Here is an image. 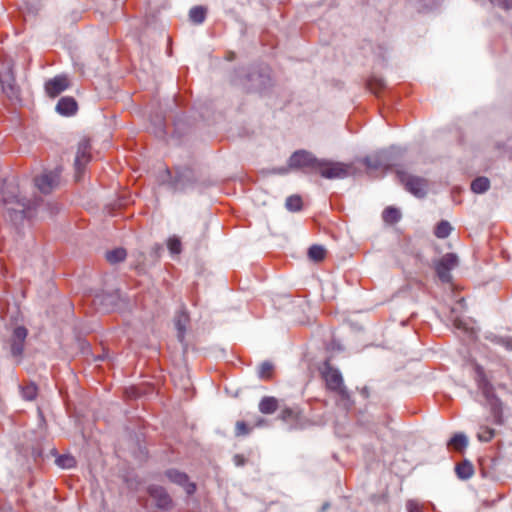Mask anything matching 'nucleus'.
<instances>
[{
  "label": "nucleus",
  "mask_w": 512,
  "mask_h": 512,
  "mask_svg": "<svg viewBox=\"0 0 512 512\" xmlns=\"http://www.w3.org/2000/svg\"><path fill=\"white\" fill-rule=\"evenodd\" d=\"M4 215L14 225L23 223L31 216V210L36 207V201L27 200L19 194L18 186L5 182L2 189Z\"/></svg>",
  "instance_id": "nucleus-1"
},
{
  "label": "nucleus",
  "mask_w": 512,
  "mask_h": 512,
  "mask_svg": "<svg viewBox=\"0 0 512 512\" xmlns=\"http://www.w3.org/2000/svg\"><path fill=\"white\" fill-rule=\"evenodd\" d=\"M321 374L323 379L325 380L327 389L338 395L340 404L345 409H350L353 405V401L347 388L343 383V378L339 370L332 367L328 362H326Z\"/></svg>",
  "instance_id": "nucleus-2"
},
{
  "label": "nucleus",
  "mask_w": 512,
  "mask_h": 512,
  "mask_svg": "<svg viewBox=\"0 0 512 512\" xmlns=\"http://www.w3.org/2000/svg\"><path fill=\"white\" fill-rule=\"evenodd\" d=\"M477 387L485 397L487 403L490 406V411L493 417V423L496 425H503V407L501 400L495 395L494 387L491 382L485 376L481 368L477 369Z\"/></svg>",
  "instance_id": "nucleus-3"
},
{
  "label": "nucleus",
  "mask_w": 512,
  "mask_h": 512,
  "mask_svg": "<svg viewBox=\"0 0 512 512\" xmlns=\"http://www.w3.org/2000/svg\"><path fill=\"white\" fill-rule=\"evenodd\" d=\"M352 165L321 159L317 173L326 179H344L351 173Z\"/></svg>",
  "instance_id": "nucleus-4"
},
{
  "label": "nucleus",
  "mask_w": 512,
  "mask_h": 512,
  "mask_svg": "<svg viewBox=\"0 0 512 512\" xmlns=\"http://www.w3.org/2000/svg\"><path fill=\"white\" fill-rule=\"evenodd\" d=\"M399 181L405 189L418 198H423L428 191V181L422 177L409 174L404 171H397Z\"/></svg>",
  "instance_id": "nucleus-5"
},
{
  "label": "nucleus",
  "mask_w": 512,
  "mask_h": 512,
  "mask_svg": "<svg viewBox=\"0 0 512 512\" xmlns=\"http://www.w3.org/2000/svg\"><path fill=\"white\" fill-rule=\"evenodd\" d=\"M321 159L316 158L311 152L305 150L295 151L288 160L289 168L308 170L317 173Z\"/></svg>",
  "instance_id": "nucleus-6"
},
{
  "label": "nucleus",
  "mask_w": 512,
  "mask_h": 512,
  "mask_svg": "<svg viewBox=\"0 0 512 512\" xmlns=\"http://www.w3.org/2000/svg\"><path fill=\"white\" fill-rule=\"evenodd\" d=\"M458 265V257L454 253L445 254L436 264L435 270L442 282H450V271Z\"/></svg>",
  "instance_id": "nucleus-7"
},
{
  "label": "nucleus",
  "mask_w": 512,
  "mask_h": 512,
  "mask_svg": "<svg viewBox=\"0 0 512 512\" xmlns=\"http://www.w3.org/2000/svg\"><path fill=\"white\" fill-rule=\"evenodd\" d=\"M191 174L192 173L189 169H185L184 171L177 173V175L174 178H172L170 171L166 170L165 176L166 178L169 179V181L163 179L162 182H167V184L173 191H184L188 187V185L192 183Z\"/></svg>",
  "instance_id": "nucleus-8"
},
{
  "label": "nucleus",
  "mask_w": 512,
  "mask_h": 512,
  "mask_svg": "<svg viewBox=\"0 0 512 512\" xmlns=\"http://www.w3.org/2000/svg\"><path fill=\"white\" fill-rule=\"evenodd\" d=\"M59 176L58 171L45 172L35 178V186L40 192L48 194L58 186Z\"/></svg>",
  "instance_id": "nucleus-9"
},
{
  "label": "nucleus",
  "mask_w": 512,
  "mask_h": 512,
  "mask_svg": "<svg viewBox=\"0 0 512 512\" xmlns=\"http://www.w3.org/2000/svg\"><path fill=\"white\" fill-rule=\"evenodd\" d=\"M368 169H388L392 164L390 162V153L388 151H380L373 155L367 156L363 160Z\"/></svg>",
  "instance_id": "nucleus-10"
},
{
  "label": "nucleus",
  "mask_w": 512,
  "mask_h": 512,
  "mask_svg": "<svg viewBox=\"0 0 512 512\" xmlns=\"http://www.w3.org/2000/svg\"><path fill=\"white\" fill-rule=\"evenodd\" d=\"M148 493L158 508L169 509L172 506V499L163 487L151 485Z\"/></svg>",
  "instance_id": "nucleus-11"
},
{
  "label": "nucleus",
  "mask_w": 512,
  "mask_h": 512,
  "mask_svg": "<svg viewBox=\"0 0 512 512\" xmlns=\"http://www.w3.org/2000/svg\"><path fill=\"white\" fill-rule=\"evenodd\" d=\"M90 151H91L90 141L88 139H82L79 142L77 154H76V158H75V168H76V171L78 174L84 169L86 164L90 161V159H91Z\"/></svg>",
  "instance_id": "nucleus-12"
},
{
  "label": "nucleus",
  "mask_w": 512,
  "mask_h": 512,
  "mask_svg": "<svg viewBox=\"0 0 512 512\" xmlns=\"http://www.w3.org/2000/svg\"><path fill=\"white\" fill-rule=\"evenodd\" d=\"M0 83L3 92L9 99H18L19 89L15 84V79L10 69L0 73Z\"/></svg>",
  "instance_id": "nucleus-13"
},
{
  "label": "nucleus",
  "mask_w": 512,
  "mask_h": 512,
  "mask_svg": "<svg viewBox=\"0 0 512 512\" xmlns=\"http://www.w3.org/2000/svg\"><path fill=\"white\" fill-rule=\"evenodd\" d=\"M167 478L180 486H183L186 493L191 495L196 491V485L189 482L188 476L176 469H170L166 471Z\"/></svg>",
  "instance_id": "nucleus-14"
},
{
  "label": "nucleus",
  "mask_w": 512,
  "mask_h": 512,
  "mask_svg": "<svg viewBox=\"0 0 512 512\" xmlns=\"http://www.w3.org/2000/svg\"><path fill=\"white\" fill-rule=\"evenodd\" d=\"M69 87V79L66 76H56L45 84L48 96L55 98Z\"/></svg>",
  "instance_id": "nucleus-15"
},
{
  "label": "nucleus",
  "mask_w": 512,
  "mask_h": 512,
  "mask_svg": "<svg viewBox=\"0 0 512 512\" xmlns=\"http://www.w3.org/2000/svg\"><path fill=\"white\" fill-rule=\"evenodd\" d=\"M76 110L77 103L72 97H63L56 105V111L61 115L69 116L74 114Z\"/></svg>",
  "instance_id": "nucleus-16"
},
{
  "label": "nucleus",
  "mask_w": 512,
  "mask_h": 512,
  "mask_svg": "<svg viewBox=\"0 0 512 512\" xmlns=\"http://www.w3.org/2000/svg\"><path fill=\"white\" fill-rule=\"evenodd\" d=\"M189 322V316L185 311H181L176 315L175 326L178 331L177 337L180 342L184 341L186 327Z\"/></svg>",
  "instance_id": "nucleus-17"
},
{
  "label": "nucleus",
  "mask_w": 512,
  "mask_h": 512,
  "mask_svg": "<svg viewBox=\"0 0 512 512\" xmlns=\"http://www.w3.org/2000/svg\"><path fill=\"white\" fill-rule=\"evenodd\" d=\"M278 408V400L275 397L265 396L259 403V410L263 414H272Z\"/></svg>",
  "instance_id": "nucleus-18"
},
{
  "label": "nucleus",
  "mask_w": 512,
  "mask_h": 512,
  "mask_svg": "<svg viewBox=\"0 0 512 512\" xmlns=\"http://www.w3.org/2000/svg\"><path fill=\"white\" fill-rule=\"evenodd\" d=\"M468 445V439L465 434L457 433L448 442L447 446L455 451H462Z\"/></svg>",
  "instance_id": "nucleus-19"
},
{
  "label": "nucleus",
  "mask_w": 512,
  "mask_h": 512,
  "mask_svg": "<svg viewBox=\"0 0 512 512\" xmlns=\"http://www.w3.org/2000/svg\"><path fill=\"white\" fill-rule=\"evenodd\" d=\"M458 478L467 480L474 474L473 465L469 461H463L459 463L455 468Z\"/></svg>",
  "instance_id": "nucleus-20"
},
{
  "label": "nucleus",
  "mask_w": 512,
  "mask_h": 512,
  "mask_svg": "<svg viewBox=\"0 0 512 512\" xmlns=\"http://www.w3.org/2000/svg\"><path fill=\"white\" fill-rule=\"evenodd\" d=\"M382 219L386 224H395L401 219V212L399 209L389 206L383 211Z\"/></svg>",
  "instance_id": "nucleus-21"
},
{
  "label": "nucleus",
  "mask_w": 512,
  "mask_h": 512,
  "mask_svg": "<svg viewBox=\"0 0 512 512\" xmlns=\"http://www.w3.org/2000/svg\"><path fill=\"white\" fill-rule=\"evenodd\" d=\"M21 395L24 400L33 401L38 395V387L34 382H28L20 386Z\"/></svg>",
  "instance_id": "nucleus-22"
},
{
  "label": "nucleus",
  "mask_w": 512,
  "mask_h": 512,
  "mask_svg": "<svg viewBox=\"0 0 512 512\" xmlns=\"http://www.w3.org/2000/svg\"><path fill=\"white\" fill-rule=\"evenodd\" d=\"M207 9L203 6H195L189 11V18L194 24H202L206 19Z\"/></svg>",
  "instance_id": "nucleus-23"
},
{
  "label": "nucleus",
  "mask_w": 512,
  "mask_h": 512,
  "mask_svg": "<svg viewBox=\"0 0 512 512\" xmlns=\"http://www.w3.org/2000/svg\"><path fill=\"white\" fill-rule=\"evenodd\" d=\"M127 252L123 248H116L106 252V260L110 264H116L125 260Z\"/></svg>",
  "instance_id": "nucleus-24"
},
{
  "label": "nucleus",
  "mask_w": 512,
  "mask_h": 512,
  "mask_svg": "<svg viewBox=\"0 0 512 512\" xmlns=\"http://www.w3.org/2000/svg\"><path fill=\"white\" fill-rule=\"evenodd\" d=\"M326 256V249L321 245H312L308 249V257L314 262H321Z\"/></svg>",
  "instance_id": "nucleus-25"
},
{
  "label": "nucleus",
  "mask_w": 512,
  "mask_h": 512,
  "mask_svg": "<svg viewBox=\"0 0 512 512\" xmlns=\"http://www.w3.org/2000/svg\"><path fill=\"white\" fill-rule=\"evenodd\" d=\"M490 187V181L486 177H478L471 183V190L474 193H484Z\"/></svg>",
  "instance_id": "nucleus-26"
},
{
  "label": "nucleus",
  "mask_w": 512,
  "mask_h": 512,
  "mask_svg": "<svg viewBox=\"0 0 512 512\" xmlns=\"http://www.w3.org/2000/svg\"><path fill=\"white\" fill-rule=\"evenodd\" d=\"M495 436V430L486 426L480 425L479 430L477 432V439L481 442H489Z\"/></svg>",
  "instance_id": "nucleus-27"
},
{
  "label": "nucleus",
  "mask_w": 512,
  "mask_h": 512,
  "mask_svg": "<svg viewBox=\"0 0 512 512\" xmlns=\"http://www.w3.org/2000/svg\"><path fill=\"white\" fill-rule=\"evenodd\" d=\"M452 227L448 221L442 220L440 221L434 231V234L437 238H446L451 233Z\"/></svg>",
  "instance_id": "nucleus-28"
},
{
  "label": "nucleus",
  "mask_w": 512,
  "mask_h": 512,
  "mask_svg": "<svg viewBox=\"0 0 512 512\" xmlns=\"http://www.w3.org/2000/svg\"><path fill=\"white\" fill-rule=\"evenodd\" d=\"M274 365L270 361H264L258 369V376L261 379H270L273 375Z\"/></svg>",
  "instance_id": "nucleus-29"
},
{
  "label": "nucleus",
  "mask_w": 512,
  "mask_h": 512,
  "mask_svg": "<svg viewBox=\"0 0 512 512\" xmlns=\"http://www.w3.org/2000/svg\"><path fill=\"white\" fill-rule=\"evenodd\" d=\"M367 86L372 93L377 95L382 89H384L385 82L382 78L373 76L367 81Z\"/></svg>",
  "instance_id": "nucleus-30"
},
{
  "label": "nucleus",
  "mask_w": 512,
  "mask_h": 512,
  "mask_svg": "<svg viewBox=\"0 0 512 512\" xmlns=\"http://www.w3.org/2000/svg\"><path fill=\"white\" fill-rule=\"evenodd\" d=\"M285 206L289 211H292V212L300 211L302 208V199L298 195L289 196L286 199Z\"/></svg>",
  "instance_id": "nucleus-31"
},
{
  "label": "nucleus",
  "mask_w": 512,
  "mask_h": 512,
  "mask_svg": "<svg viewBox=\"0 0 512 512\" xmlns=\"http://www.w3.org/2000/svg\"><path fill=\"white\" fill-rule=\"evenodd\" d=\"M56 464L63 469H70L75 467L76 460L71 455H60L56 458Z\"/></svg>",
  "instance_id": "nucleus-32"
},
{
  "label": "nucleus",
  "mask_w": 512,
  "mask_h": 512,
  "mask_svg": "<svg viewBox=\"0 0 512 512\" xmlns=\"http://www.w3.org/2000/svg\"><path fill=\"white\" fill-rule=\"evenodd\" d=\"M280 418L284 422H295L299 418V411L293 408H284L280 413Z\"/></svg>",
  "instance_id": "nucleus-33"
},
{
  "label": "nucleus",
  "mask_w": 512,
  "mask_h": 512,
  "mask_svg": "<svg viewBox=\"0 0 512 512\" xmlns=\"http://www.w3.org/2000/svg\"><path fill=\"white\" fill-rule=\"evenodd\" d=\"M27 334H28V331H27V329L25 327L17 326L13 330L12 340L13 341H18V342H25Z\"/></svg>",
  "instance_id": "nucleus-34"
},
{
  "label": "nucleus",
  "mask_w": 512,
  "mask_h": 512,
  "mask_svg": "<svg viewBox=\"0 0 512 512\" xmlns=\"http://www.w3.org/2000/svg\"><path fill=\"white\" fill-rule=\"evenodd\" d=\"M169 251L172 254H179L181 252V241L177 237H170L167 242Z\"/></svg>",
  "instance_id": "nucleus-35"
},
{
  "label": "nucleus",
  "mask_w": 512,
  "mask_h": 512,
  "mask_svg": "<svg viewBox=\"0 0 512 512\" xmlns=\"http://www.w3.org/2000/svg\"><path fill=\"white\" fill-rule=\"evenodd\" d=\"M24 349V342L13 341L11 343V353L13 356H20Z\"/></svg>",
  "instance_id": "nucleus-36"
},
{
  "label": "nucleus",
  "mask_w": 512,
  "mask_h": 512,
  "mask_svg": "<svg viewBox=\"0 0 512 512\" xmlns=\"http://www.w3.org/2000/svg\"><path fill=\"white\" fill-rule=\"evenodd\" d=\"M249 431H250V429L248 428V426L245 422L238 421L236 423L235 433L237 436L247 435L249 433Z\"/></svg>",
  "instance_id": "nucleus-37"
},
{
  "label": "nucleus",
  "mask_w": 512,
  "mask_h": 512,
  "mask_svg": "<svg viewBox=\"0 0 512 512\" xmlns=\"http://www.w3.org/2000/svg\"><path fill=\"white\" fill-rule=\"evenodd\" d=\"M486 339L494 344L501 345V340H503L504 337L490 333L486 336Z\"/></svg>",
  "instance_id": "nucleus-38"
},
{
  "label": "nucleus",
  "mask_w": 512,
  "mask_h": 512,
  "mask_svg": "<svg viewBox=\"0 0 512 512\" xmlns=\"http://www.w3.org/2000/svg\"><path fill=\"white\" fill-rule=\"evenodd\" d=\"M501 346H503L508 351H512V338L504 337V339L501 340Z\"/></svg>",
  "instance_id": "nucleus-39"
},
{
  "label": "nucleus",
  "mask_w": 512,
  "mask_h": 512,
  "mask_svg": "<svg viewBox=\"0 0 512 512\" xmlns=\"http://www.w3.org/2000/svg\"><path fill=\"white\" fill-rule=\"evenodd\" d=\"M407 510L408 512H422L418 507V504L415 503L414 501L407 502Z\"/></svg>",
  "instance_id": "nucleus-40"
},
{
  "label": "nucleus",
  "mask_w": 512,
  "mask_h": 512,
  "mask_svg": "<svg viewBox=\"0 0 512 512\" xmlns=\"http://www.w3.org/2000/svg\"><path fill=\"white\" fill-rule=\"evenodd\" d=\"M496 4L506 10L512 7L510 0H497Z\"/></svg>",
  "instance_id": "nucleus-41"
},
{
  "label": "nucleus",
  "mask_w": 512,
  "mask_h": 512,
  "mask_svg": "<svg viewBox=\"0 0 512 512\" xmlns=\"http://www.w3.org/2000/svg\"><path fill=\"white\" fill-rule=\"evenodd\" d=\"M234 460H235L236 465H238V466L244 465L245 459L243 456L235 455Z\"/></svg>",
  "instance_id": "nucleus-42"
},
{
  "label": "nucleus",
  "mask_w": 512,
  "mask_h": 512,
  "mask_svg": "<svg viewBox=\"0 0 512 512\" xmlns=\"http://www.w3.org/2000/svg\"><path fill=\"white\" fill-rule=\"evenodd\" d=\"M289 169H290L289 166L288 167H282V168L277 169V172L280 173V174H286V173H288Z\"/></svg>",
  "instance_id": "nucleus-43"
},
{
  "label": "nucleus",
  "mask_w": 512,
  "mask_h": 512,
  "mask_svg": "<svg viewBox=\"0 0 512 512\" xmlns=\"http://www.w3.org/2000/svg\"><path fill=\"white\" fill-rule=\"evenodd\" d=\"M361 394L367 398L369 396V391H368V388L367 387H364L362 390H361Z\"/></svg>",
  "instance_id": "nucleus-44"
}]
</instances>
